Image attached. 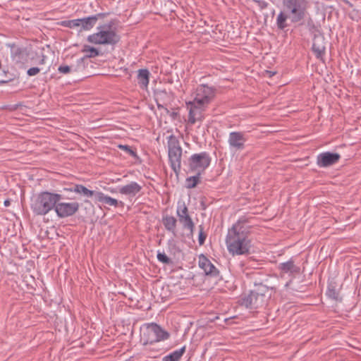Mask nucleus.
<instances>
[{
	"instance_id": "nucleus-2",
	"label": "nucleus",
	"mask_w": 361,
	"mask_h": 361,
	"mask_svg": "<svg viewBox=\"0 0 361 361\" xmlns=\"http://www.w3.org/2000/svg\"><path fill=\"white\" fill-rule=\"evenodd\" d=\"M255 288L247 295H244L240 300V305L250 310L263 307L271 298V290L261 282H254Z\"/></svg>"
},
{
	"instance_id": "nucleus-3",
	"label": "nucleus",
	"mask_w": 361,
	"mask_h": 361,
	"mask_svg": "<svg viewBox=\"0 0 361 361\" xmlns=\"http://www.w3.org/2000/svg\"><path fill=\"white\" fill-rule=\"evenodd\" d=\"M64 199L61 194L42 191L31 199L30 208L34 214L44 216L51 210H54L57 202Z\"/></svg>"
},
{
	"instance_id": "nucleus-17",
	"label": "nucleus",
	"mask_w": 361,
	"mask_h": 361,
	"mask_svg": "<svg viewBox=\"0 0 361 361\" xmlns=\"http://www.w3.org/2000/svg\"><path fill=\"white\" fill-rule=\"evenodd\" d=\"M142 190V186L137 182L131 181L130 183L121 186L118 188V192L121 195L128 196H135Z\"/></svg>"
},
{
	"instance_id": "nucleus-9",
	"label": "nucleus",
	"mask_w": 361,
	"mask_h": 361,
	"mask_svg": "<svg viewBox=\"0 0 361 361\" xmlns=\"http://www.w3.org/2000/svg\"><path fill=\"white\" fill-rule=\"evenodd\" d=\"M212 159L207 152L193 154L188 159L189 170L202 173L210 165Z\"/></svg>"
},
{
	"instance_id": "nucleus-22",
	"label": "nucleus",
	"mask_w": 361,
	"mask_h": 361,
	"mask_svg": "<svg viewBox=\"0 0 361 361\" xmlns=\"http://www.w3.org/2000/svg\"><path fill=\"white\" fill-rule=\"evenodd\" d=\"M149 71L146 68L140 69L137 74V82L142 88L147 87L149 82Z\"/></svg>"
},
{
	"instance_id": "nucleus-12",
	"label": "nucleus",
	"mask_w": 361,
	"mask_h": 361,
	"mask_svg": "<svg viewBox=\"0 0 361 361\" xmlns=\"http://www.w3.org/2000/svg\"><path fill=\"white\" fill-rule=\"evenodd\" d=\"M341 158L337 152H324L317 156L316 164L319 168H327L336 164Z\"/></svg>"
},
{
	"instance_id": "nucleus-30",
	"label": "nucleus",
	"mask_w": 361,
	"mask_h": 361,
	"mask_svg": "<svg viewBox=\"0 0 361 361\" xmlns=\"http://www.w3.org/2000/svg\"><path fill=\"white\" fill-rule=\"evenodd\" d=\"M118 148L126 152L129 155L134 158H137V154L130 146L126 145H119Z\"/></svg>"
},
{
	"instance_id": "nucleus-10",
	"label": "nucleus",
	"mask_w": 361,
	"mask_h": 361,
	"mask_svg": "<svg viewBox=\"0 0 361 361\" xmlns=\"http://www.w3.org/2000/svg\"><path fill=\"white\" fill-rule=\"evenodd\" d=\"M176 215L183 229L189 231L192 235L195 229V224L189 215L188 209L183 201H178L176 207Z\"/></svg>"
},
{
	"instance_id": "nucleus-20",
	"label": "nucleus",
	"mask_w": 361,
	"mask_h": 361,
	"mask_svg": "<svg viewBox=\"0 0 361 361\" xmlns=\"http://www.w3.org/2000/svg\"><path fill=\"white\" fill-rule=\"evenodd\" d=\"M97 23V18L89 16L87 17L79 18L80 31L85 30L89 31L94 27Z\"/></svg>"
},
{
	"instance_id": "nucleus-26",
	"label": "nucleus",
	"mask_w": 361,
	"mask_h": 361,
	"mask_svg": "<svg viewBox=\"0 0 361 361\" xmlns=\"http://www.w3.org/2000/svg\"><path fill=\"white\" fill-rule=\"evenodd\" d=\"M196 174L186 178V187L189 189L194 188L198 183L202 173L195 172Z\"/></svg>"
},
{
	"instance_id": "nucleus-39",
	"label": "nucleus",
	"mask_w": 361,
	"mask_h": 361,
	"mask_svg": "<svg viewBox=\"0 0 361 361\" xmlns=\"http://www.w3.org/2000/svg\"><path fill=\"white\" fill-rule=\"evenodd\" d=\"M307 26L309 27H310L312 26H314V22H313L312 19L310 17L308 18L307 23Z\"/></svg>"
},
{
	"instance_id": "nucleus-35",
	"label": "nucleus",
	"mask_w": 361,
	"mask_h": 361,
	"mask_svg": "<svg viewBox=\"0 0 361 361\" xmlns=\"http://www.w3.org/2000/svg\"><path fill=\"white\" fill-rule=\"evenodd\" d=\"M58 71L60 73L67 74L71 71V68L68 65H61L58 68Z\"/></svg>"
},
{
	"instance_id": "nucleus-19",
	"label": "nucleus",
	"mask_w": 361,
	"mask_h": 361,
	"mask_svg": "<svg viewBox=\"0 0 361 361\" xmlns=\"http://www.w3.org/2000/svg\"><path fill=\"white\" fill-rule=\"evenodd\" d=\"M162 223L165 229L173 235H176L177 219L171 215H164L162 217Z\"/></svg>"
},
{
	"instance_id": "nucleus-5",
	"label": "nucleus",
	"mask_w": 361,
	"mask_h": 361,
	"mask_svg": "<svg viewBox=\"0 0 361 361\" xmlns=\"http://www.w3.org/2000/svg\"><path fill=\"white\" fill-rule=\"evenodd\" d=\"M114 20L99 25L97 32L90 35L87 41L94 44L115 45L120 41V36L112 29Z\"/></svg>"
},
{
	"instance_id": "nucleus-37",
	"label": "nucleus",
	"mask_w": 361,
	"mask_h": 361,
	"mask_svg": "<svg viewBox=\"0 0 361 361\" xmlns=\"http://www.w3.org/2000/svg\"><path fill=\"white\" fill-rule=\"evenodd\" d=\"M259 7L260 10H264L268 7L269 4L264 0H252Z\"/></svg>"
},
{
	"instance_id": "nucleus-16",
	"label": "nucleus",
	"mask_w": 361,
	"mask_h": 361,
	"mask_svg": "<svg viewBox=\"0 0 361 361\" xmlns=\"http://www.w3.org/2000/svg\"><path fill=\"white\" fill-rule=\"evenodd\" d=\"M324 37L322 35H316L313 38L312 49L317 59H321L324 54L326 47Z\"/></svg>"
},
{
	"instance_id": "nucleus-13",
	"label": "nucleus",
	"mask_w": 361,
	"mask_h": 361,
	"mask_svg": "<svg viewBox=\"0 0 361 361\" xmlns=\"http://www.w3.org/2000/svg\"><path fill=\"white\" fill-rule=\"evenodd\" d=\"M246 141L247 138L243 132L233 131L228 135V143L230 150H243L245 148Z\"/></svg>"
},
{
	"instance_id": "nucleus-18",
	"label": "nucleus",
	"mask_w": 361,
	"mask_h": 361,
	"mask_svg": "<svg viewBox=\"0 0 361 361\" xmlns=\"http://www.w3.org/2000/svg\"><path fill=\"white\" fill-rule=\"evenodd\" d=\"M279 269L283 274H289L290 275L298 274L300 272V268L294 264L292 259L290 260L280 263L279 264Z\"/></svg>"
},
{
	"instance_id": "nucleus-27",
	"label": "nucleus",
	"mask_w": 361,
	"mask_h": 361,
	"mask_svg": "<svg viewBox=\"0 0 361 361\" xmlns=\"http://www.w3.org/2000/svg\"><path fill=\"white\" fill-rule=\"evenodd\" d=\"M157 259L159 262L168 264V265H172L173 264V260L169 257L164 252H159L158 251L157 253Z\"/></svg>"
},
{
	"instance_id": "nucleus-14",
	"label": "nucleus",
	"mask_w": 361,
	"mask_h": 361,
	"mask_svg": "<svg viewBox=\"0 0 361 361\" xmlns=\"http://www.w3.org/2000/svg\"><path fill=\"white\" fill-rule=\"evenodd\" d=\"M198 264L200 268L204 271L207 276L209 278H217L219 276V269L204 255H199Z\"/></svg>"
},
{
	"instance_id": "nucleus-40",
	"label": "nucleus",
	"mask_w": 361,
	"mask_h": 361,
	"mask_svg": "<svg viewBox=\"0 0 361 361\" xmlns=\"http://www.w3.org/2000/svg\"><path fill=\"white\" fill-rule=\"evenodd\" d=\"M4 204L5 207H8L11 205V200L10 199H6L4 202Z\"/></svg>"
},
{
	"instance_id": "nucleus-36",
	"label": "nucleus",
	"mask_w": 361,
	"mask_h": 361,
	"mask_svg": "<svg viewBox=\"0 0 361 361\" xmlns=\"http://www.w3.org/2000/svg\"><path fill=\"white\" fill-rule=\"evenodd\" d=\"M40 71V68L38 67H32L27 71V75L28 76H34L37 75Z\"/></svg>"
},
{
	"instance_id": "nucleus-32",
	"label": "nucleus",
	"mask_w": 361,
	"mask_h": 361,
	"mask_svg": "<svg viewBox=\"0 0 361 361\" xmlns=\"http://www.w3.org/2000/svg\"><path fill=\"white\" fill-rule=\"evenodd\" d=\"M207 235L204 232V228L202 225L199 226V235H198V241L199 245L201 246L204 244Z\"/></svg>"
},
{
	"instance_id": "nucleus-6",
	"label": "nucleus",
	"mask_w": 361,
	"mask_h": 361,
	"mask_svg": "<svg viewBox=\"0 0 361 361\" xmlns=\"http://www.w3.org/2000/svg\"><path fill=\"white\" fill-rule=\"evenodd\" d=\"M283 4L289 13L291 23L302 25L308 15L307 0H283Z\"/></svg>"
},
{
	"instance_id": "nucleus-11",
	"label": "nucleus",
	"mask_w": 361,
	"mask_h": 361,
	"mask_svg": "<svg viewBox=\"0 0 361 361\" xmlns=\"http://www.w3.org/2000/svg\"><path fill=\"white\" fill-rule=\"evenodd\" d=\"M78 202H63L59 201L56 203L54 212L59 218H66L74 215L79 209Z\"/></svg>"
},
{
	"instance_id": "nucleus-4",
	"label": "nucleus",
	"mask_w": 361,
	"mask_h": 361,
	"mask_svg": "<svg viewBox=\"0 0 361 361\" xmlns=\"http://www.w3.org/2000/svg\"><path fill=\"white\" fill-rule=\"evenodd\" d=\"M245 223V220L239 219L228 230L226 237L227 248H248L250 247L249 227Z\"/></svg>"
},
{
	"instance_id": "nucleus-25",
	"label": "nucleus",
	"mask_w": 361,
	"mask_h": 361,
	"mask_svg": "<svg viewBox=\"0 0 361 361\" xmlns=\"http://www.w3.org/2000/svg\"><path fill=\"white\" fill-rule=\"evenodd\" d=\"M82 52L85 53V57L94 58L100 55L99 51L93 47H90L89 45H84L82 49Z\"/></svg>"
},
{
	"instance_id": "nucleus-1",
	"label": "nucleus",
	"mask_w": 361,
	"mask_h": 361,
	"mask_svg": "<svg viewBox=\"0 0 361 361\" xmlns=\"http://www.w3.org/2000/svg\"><path fill=\"white\" fill-rule=\"evenodd\" d=\"M216 88L207 84L197 85L191 93V99L185 101L188 111V123L190 126L197 122L200 123L205 118V112L216 97Z\"/></svg>"
},
{
	"instance_id": "nucleus-38",
	"label": "nucleus",
	"mask_w": 361,
	"mask_h": 361,
	"mask_svg": "<svg viewBox=\"0 0 361 361\" xmlns=\"http://www.w3.org/2000/svg\"><path fill=\"white\" fill-rule=\"evenodd\" d=\"M109 13H98L95 15H92V17H95L97 18V21L100 18H104L106 16H107Z\"/></svg>"
},
{
	"instance_id": "nucleus-31",
	"label": "nucleus",
	"mask_w": 361,
	"mask_h": 361,
	"mask_svg": "<svg viewBox=\"0 0 361 361\" xmlns=\"http://www.w3.org/2000/svg\"><path fill=\"white\" fill-rule=\"evenodd\" d=\"M63 25L69 28H75L79 27V18L69 20L63 22Z\"/></svg>"
},
{
	"instance_id": "nucleus-15",
	"label": "nucleus",
	"mask_w": 361,
	"mask_h": 361,
	"mask_svg": "<svg viewBox=\"0 0 361 361\" xmlns=\"http://www.w3.org/2000/svg\"><path fill=\"white\" fill-rule=\"evenodd\" d=\"M64 191L73 192L78 194L81 197L85 198L84 202H87L88 199L92 198L95 202L99 191L92 190L86 188L82 184H75L73 187L63 188Z\"/></svg>"
},
{
	"instance_id": "nucleus-42",
	"label": "nucleus",
	"mask_w": 361,
	"mask_h": 361,
	"mask_svg": "<svg viewBox=\"0 0 361 361\" xmlns=\"http://www.w3.org/2000/svg\"><path fill=\"white\" fill-rule=\"evenodd\" d=\"M269 73H270V75H274L275 74L274 72H273V73L269 72Z\"/></svg>"
},
{
	"instance_id": "nucleus-24",
	"label": "nucleus",
	"mask_w": 361,
	"mask_h": 361,
	"mask_svg": "<svg viewBox=\"0 0 361 361\" xmlns=\"http://www.w3.org/2000/svg\"><path fill=\"white\" fill-rule=\"evenodd\" d=\"M289 16L283 11H280L276 20V25L278 29L281 30H285L288 26L287 20Z\"/></svg>"
},
{
	"instance_id": "nucleus-28",
	"label": "nucleus",
	"mask_w": 361,
	"mask_h": 361,
	"mask_svg": "<svg viewBox=\"0 0 361 361\" xmlns=\"http://www.w3.org/2000/svg\"><path fill=\"white\" fill-rule=\"evenodd\" d=\"M326 295L329 298L336 301L341 300V298H339V293L337 291L335 287L329 286L326 290Z\"/></svg>"
},
{
	"instance_id": "nucleus-23",
	"label": "nucleus",
	"mask_w": 361,
	"mask_h": 361,
	"mask_svg": "<svg viewBox=\"0 0 361 361\" xmlns=\"http://www.w3.org/2000/svg\"><path fill=\"white\" fill-rule=\"evenodd\" d=\"M186 347L184 345L181 348L174 350L170 354L164 356L162 361H178L185 352Z\"/></svg>"
},
{
	"instance_id": "nucleus-33",
	"label": "nucleus",
	"mask_w": 361,
	"mask_h": 361,
	"mask_svg": "<svg viewBox=\"0 0 361 361\" xmlns=\"http://www.w3.org/2000/svg\"><path fill=\"white\" fill-rule=\"evenodd\" d=\"M228 251L232 256L248 255L250 253V250H228Z\"/></svg>"
},
{
	"instance_id": "nucleus-29",
	"label": "nucleus",
	"mask_w": 361,
	"mask_h": 361,
	"mask_svg": "<svg viewBox=\"0 0 361 361\" xmlns=\"http://www.w3.org/2000/svg\"><path fill=\"white\" fill-rule=\"evenodd\" d=\"M11 57L13 60L16 59L17 58H20V56L22 54V49L20 47H16L14 44L11 46Z\"/></svg>"
},
{
	"instance_id": "nucleus-7",
	"label": "nucleus",
	"mask_w": 361,
	"mask_h": 361,
	"mask_svg": "<svg viewBox=\"0 0 361 361\" xmlns=\"http://www.w3.org/2000/svg\"><path fill=\"white\" fill-rule=\"evenodd\" d=\"M169 337L170 334L168 331L159 324L152 322L145 324V329L141 335V341L145 345L167 340Z\"/></svg>"
},
{
	"instance_id": "nucleus-34",
	"label": "nucleus",
	"mask_w": 361,
	"mask_h": 361,
	"mask_svg": "<svg viewBox=\"0 0 361 361\" xmlns=\"http://www.w3.org/2000/svg\"><path fill=\"white\" fill-rule=\"evenodd\" d=\"M87 58L85 57V56L80 58V59H78L77 61H76V63H77V68L75 69V71H78V69H80V68H84L85 67V60H87Z\"/></svg>"
},
{
	"instance_id": "nucleus-21",
	"label": "nucleus",
	"mask_w": 361,
	"mask_h": 361,
	"mask_svg": "<svg viewBox=\"0 0 361 361\" xmlns=\"http://www.w3.org/2000/svg\"><path fill=\"white\" fill-rule=\"evenodd\" d=\"M101 202L104 205L113 206L114 207H117L118 204V202L117 200L105 195L104 192L99 191L95 203Z\"/></svg>"
},
{
	"instance_id": "nucleus-8",
	"label": "nucleus",
	"mask_w": 361,
	"mask_h": 361,
	"mask_svg": "<svg viewBox=\"0 0 361 361\" xmlns=\"http://www.w3.org/2000/svg\"><path fill=\"white\" fill-rule=\"evenodd\" d=\"M168 156L171 166L176 173L181 169L182 148L174 135L167 137Z\"/></svg>"
},
{
	"instance_id": "nucleus-41",
	"label": "nucleus",
	"mask_w": 361,
	"mask_h": 361,
	"mask_svg": "<svg viewBox=\"0 0 361 361\" xmlns=\"http://www.w3.org/2000/svg\"><path fill=\"white\" fill-rule=\"evenodd\" d=\"M9 80H10V79L1 80H0V84H5V83L8 82Z\"/></svg>"
}]
</instances>
